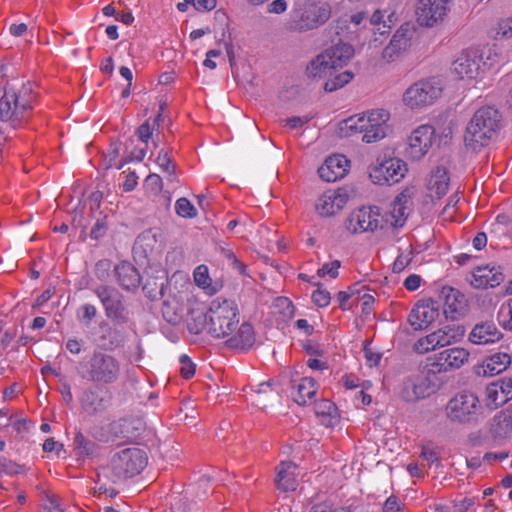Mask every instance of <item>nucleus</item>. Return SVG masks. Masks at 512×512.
Instances as JSON below:
<instances>
[{
	"label": "nucleus",
	"mask_w": 512,
	"mask_h": 512,
	"mask_svg": "<svg viewBox=\"0 0 512 512\" xmlns=\"http://www.w3.org/2000/svg\"><path fill=\"white\" fill-rule=\"evenodd\" d=\"M145 155H146V148H136L130 152L129 156L126 159L119 162V164L117 165V168L121 169L123 167V165L129 161L140 162L144 159Z\"/></svg>",
	"instance_id": "obj_61"
},
{
	"label": "nucleus",
	"mask_w": 512,
	"mask_h": 512,
	"mask_svg": "<svg viewBox=\"0 0 512 512\" xmlns=\"http://www.w3.org/2000/svg\"><path fill=\"white\" fill-rule=\"evenodd\" d=\"M434 128L422 125L416 128L408 139L407 154L413 160H420L433 143Z\"/></svg>",
	"instance_id": "obj_16"
},
{
	"label": "nucleus",
	"mask_w": 512,
	"mask_h": 512,
	"mask_svg": "<svg viewBox=\"0 0 512 512\" xmlns=\"http://www.w3.org/2000/svg\"><path fill=\"white\" fill-rule=\"evenodd\" d=\"M502 115L493 106L479 108L469 121L464 135L465 145L474 151L487 146L501 128Z\"/></svg>",
	"instance_id": "obj_2"
},
{
	"label": "nucleus",
	"mask_w": 512,
	"mask_h": 512,
	"mask_svg": "<svg viewBox=\"0 0 512 512\" xmlns=\"http://www.w3.org/2000/svg\"><path fill=\"white\" fill-rule=\"evenodd\" d=\"M449 180L447 169L444 167H436L431 173L427 187L431 192L435 193L437 199H440L448 191Z\"/></svg>",
	"instance_id": "obj_30"
},
{
	"label": "nucleus",
	"mask_w": 512,
	"mask_h": 512,
	"mask_svg": "<svg viewBox=\"0 0 512 512\" xmlns=\"http://www.w3.org/2000/svg\"><path fill=\"white\" fill-rule=\"evenodd\" d=\"M503 333L493 320H485L474 325L468 340L474 345H487L500 341Z\"/></svg>",
	"instance_id": "obj_19"
},
{
	"label": "nucleus",
	"mask_w": 512,
	"mask_h": 512,
	"mask_svg": "<svg viewBox=\"0 0 512 512\" xmlns=\"http://www.w3.org/2000/svg\"><path fill=\"white\" fill-rule=\"evenodd\" d=\"M407 172V165L399 158H389L378 162L370 169L369 177L378 185L398 183Z\"/></svg>",
	"instance_id": "obj_13"
},
{
	"label": "nucleus",
	"mask_w": 512,
	"mask_h": 512,
	"mask_svg": "<svg viewBox=\"0 0 512 512\" xmlns=\"http://www.w3.org/2000/svg\"><path fill=\"white\" fill-rule=\"evenodd\" d=\"M108 472L110 471L107 468H103L97 473L95 494L102 495L108 493V486L105 482V479L109 478Z\"/></svg>",
	"instance_id": "obj_55"
},
{
	"label": "nucleus",
	"mask_w": 512,
	"mask_h": 512,
	"mask_svg": "<svg viewBox=\"0 0 512 512\" xmlns=\"http://www.w3.org/2000/svg\"><path fill=\"white\" fill-rule=\"evenodd\" d=\"M392 208L389 212V215H386V222H390V224L394 227H402L407 218V210L409 207H404L402 205H397L395 202L392 203Z\"/></svg>",
	"instance_id": "obj_41"
},
{
	"label": "nucleus",
	"mask_w": 512,
	"mask_h": 512,
	"mask_svg": "<svg viewBox=\"0 0 512 512\" xmlns=\"http://www.w3.org/2000/svg\"><path fill=\"white\" fill-rule=\"evenodd\" d=\"M79 402L83 413L87 416L101 418L112 405V395L103 389L88 387L82 392Z\"/></svg>",
	"instance_id": "obj_12"
},
{
	"label": "nucleus",
	"mask_w": 512,
	"mask_h": 512,
	"mask_svg": "<svg viewBox=\"0 0 512 512\" xmlns=\"http://www.w3.org/2000/svg\"><path fill=\"white\" fill-rule=\"evenodd\" d=\"M470 352L462 347H453L445 349L434 355L433 358L427 359V367L436 376L440 373H446L461 368L468 362Z\"/></svg>",
	"instance_id": "obj_10"
},
{
	"label": "nucleus",
	"mask_w": 512,
	"mask_h": 512,
	"mask_svg": "<svg viewBox=\"0 0 512 512\" xmlns=\"http://www.w3.org/2000/svg\"><path fill=\"white\" fill-rule=\"evenodd\" d=\"M506 313L509 316L508 320L503 321V328L512 331V298L500 308L499 315Z\"/></svg>",
	"instance_id": "obj_63"
},
{
	"label": "nucleus",
	"mask_w": 512,
	"mask_h": 512,
	"mask_svg": "<svg viewBox=\"0 0 512 512\" xmlns=\"http://www.w3.org/2000/svg\"><path fill=\"white\" fill-rule=\"evenodd\" d=\"M334 70L322 54L317 55L306 68L309 78H323L333 76Z\"/></svg>",
	"instance_id": "obj_35"
},
{
	"label": "nucleus",
	"mask_w": 512,
	"mask_h": 512,
	"mask_svg": "<svg viewBox=\"0 0 512 512\" xmlns=\"http://www.w3.org/2000/svg\"><path fill=\"white\" fill-rule=\"evenodd\" d=\"M481 405L476 394L470 391H461L449 400L446 411L448 418L453 422L470 423L477 419Z\"/></svg>",
	"instance_id": "obj_7"
},
{
	"label": "nucleus",
	"mask_w": 512,
	"mask_h": 512,
	"mask_svg": "<svg viewBox=\"0 0 512 512\" xmlns=\"http://www.w3.org/2000/svg\"><path fill=\"white\" fill-rule=\"evenodd\" d=\"M175 210L183 218H194L197 216L196 208L185 197H181L176 201Z\"/></svg>",
	"instance_id": "obj_46"
},
{
	"label": "nucleus",
	"mask_w": 512,
	"mask_h": 512,
	"mask_svg": "<svg viewBox=\"0 0 512 512\" xmlns=\"http://www.w3.org/2000/svg\"><path fill=\"white\" fill-rule=\"evenodd\" d=\"M194 281L197 286L201 288H208L210 284V277L208 274V268L205 265H199L194 270Z\"/></svg>",
	"instance_id": "obj_47"
},
{
	"label": "nucleus",
	"mask_w": 512,
	"mask_h": 512,
	"mask_svg": "<svg viewBox=\"0 0 512 512\" xmlns=\"http://www.w3.org/2000/svg\"><path fill=\"white\" fill-rule=\"evenodd\" d=\"M490 433L496 440H505L512 437V404L493 417Z\"/></svg>",
	"instance_id": "obj_27"
},
{
	"label": "nucleus",
	"mask_w": 512,
	"mask_h": 512,
	"mask_svg": "<svg viewBox=\"0 0 512 512\" xmlns=\"http://www.w3.org/2000/svg\"><path fill=\"white\" fill-rule=\"evenodd\" d=\"M389 117L390 114L385 109L373 110L367 115H363L362 122L364 123V126L366 124H373L376 126L377 131L374 134L366 135V143L376 142L386 136L388 130L387 121L389 120Z\"/></svg>",
	"instance_id": "obj_26"
},
{
	"label": "nucleus",
	"mask_w": 512,
	"mask_h": 512,
	"mask_svg": "<svg viewBox=\"0 0 512 512\" xmlns=\"http://www.w3.org/2000/svg\"><path fill=\"white\" fill-rule=\"evenodd\" d=\"M223 256L229 261L230 265L241 275H246V266L237 258L235 253L227 248H222Z\"/></svg>",
	"instance_id": "obj_49"
},
{
	"label": "nucleus",
	"mask_w": 512,
	"mask_h": 512,
	"mask_svg": "<svg viewBox=\"0 0 512 512\" xmlns=\"http://www.w3.org/2000/svg\"><path fill=\"white\" fill-rule=\"evenodd\" d=\"M181 368L180 374L183 378L189 379L195 374V364L187 355H181L179 358Z\"/></svg>",
	"instance_id": "obj_50"
},
{
	"label": "nucleus",
	"mask_w": 512,
	"mask_h": 512,
	"mask_svg": "<svg viewBox=\"0 0 512 512\" xmlns=\"http://www.w3.org/2000/svg\"><path fill=\"white\" fill-rule=\"evenodd\" d=\"M412 261V252H409L408 254H400L395 259L392 270L394 273H400L402 272Z\"/></svg>",
	"instance_id": "obj_56"
},
{
	"label": "nucleus",
	"mask_w": 512,
	"mask_h": 512,
	"mask_svg": "<svg viewBox=\"0 0 512 512\" xmlns=\"http://www.w3.org/2000/svg\"><path fill=\"white\" fill-rule=\"evenodd\" d=\"M314 411L321 423L326 427H332L338 422V409L336 405L328 399H321L314 404Z\"/></svg>",
	"instance_id": "obj_31"
},
{
	"label": "nucleus",
	"mask_w": 512,
	"mask_h": 512,
	"mask_svg": "<svg viewBox=\"0 0 512 512\" xmlns=\"http://www.w3.org/2000/svg\"><path fill=\"white\" fill-rule=\"evenodd\" d=\"M341 263L339 260H334L331 263L324 264L317 271V275L319 277H324L325 275H329L331 278H336L339 274L338 269L340 268Z\"/></svg>",
	"instance_id": "obj_53"
},
{
	"label": "nucleus",
	"mask_w": 512,
	"mask_h": 512,
	"mask_svg": "<svg viewBox=\"0 0 512 512\" xmlns=\"http://www.w3.org/2000/svg\"><path fill=\"white\" fill-rule=\"evenodd\" d=\"M485 394L487 401L486 405L491 409H496L497 407L507 403L506 396L499 390L498 384H495L494 382L487 385Z\"/></svg>",
	"instance_id": "obj_39"
},
{
	"label": "nucleus",
	"mask_w": 512,
	"mask_h": 512,
	"mask_svg": "<svg viewBox=\"0 0 512 512\" xmlns=\"http://www.w3.org/2000/svg\"><path fill=\"white\" fill-rule=\"evenodd\" d=\"M340 197V191H328L324 193L316 204V209L322 216H331L336 213L335 201Z\"/></svg>",
	"instance_id": "obj_36"
},
{
	"label": "nucleus",
	"mask_w": 512,
	"mask_h": 512,
	"mask_svg": "<svg viewBox=\"0 0 512 512\" xmlns=\"http://www.w3.org/2000/svg\"><path fill=\"white\" fill-rule=\"evenodd\" d=\"M439 301L422 299L411 310L408 321L415 330L427 328L439 317Z\"/></svg>",
	"instance_id": "obj_15"
},
{
	"label": "nucleus",
	"mask_w": 512,
	"mask_h": 512,
	"mask_svg": "<svg viewBox=\"0 0 512 512\" xmlns=\"http://www.w3.org/2000/svg\"><path fill=\"white\" fill-rule=\"evenodd\" d=\"M1 471L7 475H16L22 472L23 466L9 460L5 457L0 458Z\"/></svg>",
	"instance_id": "obj_51"
},
{
	"label": "nucleus",
	"mask_w": 512,
	"mask_h": 512,
	"mask_svg": "<svg viewBox=\"0 0 512 512\" xmlns=\"http://www.w3.org/2000/svg\"><path fill=\"white\" fill-rule=\"evenodd\" d=\"M297 466L290 462H282L277 468L275 483L278 489L282 491H294L297 488V479L295 470Z\"/></svg>",
	"instance_id": "obj_28"
},
{
	"label": "nucleus",
	"mask_w": 512,
	"mask_h": 512,
	"mask_svg": "<svg viewBox=\"0 0 512 512\" xmlns=\"http://www.w3.org/2000/svg\"><path fill=\"white\" fill-rule=\"evenodd\" d=\"M324 59L328 61L333 70L342 68L354 56V48L351 44L344 43L342 40L327 49L322 53Z\"/></svg>",
	"instance_id": "obj_25"
},
{
	"label": "nucleus",
	"mask_w": 512,
	"mask_h": 512,
	"mask_svg": "<svg viewBox=\"0 0 512 512\" xmlns=\"http://www.w3.org/2000/svg\"><path fill=\"white\" fill-rule=\"evenodd\" d=\"M439 298L444 301V306L450 312H458L464 296L452 287H442Z\"/></svg>",
	"instance_id": "obj_37"
},
{
	"label": "nucleus",
	"mask_w": 512,
	"mask_h": 512,
	"mask_svg": "<svg viewBox=\"0 0 512 512\" xmlns=\"http://www.w3.org/2000/svg\"><path fill=\"white\" fill-rule=\"evenodd\" d=\"M471 285L477 289H487L499 286L505 279L501 266H478L473 271Z\"/></svg>",
	"instance_id": "obj_18"
},
{
	"label": "nucleus",
	"mask_w": 512,
	"mask_h": 512,
	"mask_svg": "<svg viewBox=\"0 0 512 512\" xmlns=\"http://www.w3.org/2000/svg\"><path fill=\"white\" fill-rule=\"evenodd\" d=\"M354 77L351 71H344L340 74L334 75L331 79L325 82L324 90L326 92L336 91L346 84H348Z\"/></svg>",
	"instance_id": "obj_42"
},
{
	"label": "nucleus",
	"mask_w": 512,
	"mask_h": 512,
	"mask_svg": "<svg viewBox=\"0 0 512 512\" xmlns=\"http://www.w3.org/2000/svg\"><path fill=\"white\" fill-rule=\"evenodd\" d=\"M118 285L130 292H134L141 284V276L137 268L127 261H122L114 268Z\"/></svg>",
	"instance_id": "obj_22"
},
{
	"label": "nucleus",
	"mask_w": 512,
	"mask_h": 512,
	"mask_svg": "<svg viewBox=\"0 0 512 512\" xmlns=\"http://www.w3.org/2000/svg\"><path fill=\"white\" fill-rule=\"evenodd\" d=\"M208 320V334L218 339L227 338V347L247 350L253 346V327L249 323L239 326L238 309L232 301L213 300L208 309Z\"/></svg>",
	"instance_id": "obj_1"
},
{
	"label": "nucleus",
	"mask_w": 512,
	"mask_h": 512,
	"mask_svg": "<svg viewBox=\"0 0 512 512\" xmlns=\"http://www.w3.org/2000/svg\"><path fill=\"white\" fill-rule=\"evenodd\" d=\"M163 318L172 325L179 324L184 316V307L176 298H169L162 304Z\"/></svg>",
	"instance_id": "obj_32"
},
{
	"label": "nucleus",
	"mask_w": 512,
	"mask_h": 512,
	"mask_svg": "<svg viewBox=\"0 0 512 512\" xmlns=\"http://www.w3.org/2000/svg\"><path fill=\"white\" fill-rule=\"evenodd\" d=\"M73 449L78 458H85L94 456L97 453L98 445L79 431L74 436Z\"/></svg>",
	"instance_id": "obj_34"
},
{
	"label": "nucleus",
	"mask_w": 512,
	"mask_h": 512,
	"mask_svg": "<svg viewBox=\"0 0 512 512\" xmlns=\"http://www.w3.org/2000/svg\"><path fill=\"white\" fill-rule=\"evenodd\" d=\"M330 16L328 4L305 1L292 11L288 27L294 32H306L323 25Z\"/></svg>",
	"instance_id": "obj_6"
},
{
	"label": "nucleus",
	"mask_w": 512,
	"mask_h": 512,
	"mask_svg": "<svg viewBox=\"0 0 512 512\" xmlns=\"http://www.w3.org/2000/svg\"><path fill=\"white\" fill-rule=\"evenodd\" d=\"M42 512H64L58 501L54 497H47V504L42 508Z\"/></svg>",
	"instance_id": "obj_64"
},
{
	"label": "nucleus",
	"mask_w": 512,
	"mask_h": 512,
	"mask_svg": "<svg viewBox=\"0 0 512 512\" xmlns=\"http://www.w3.org/2000/svg\"><path fill=\"white\" fill-rule=\"evenodd\" d=\"M94 293L101 301L108 319L120 324H126L129 321V309L119 290L113 286L99 285L94 289Z\"/></svg>",
	"instance_id": "obj_8"
},
{
	"label": "nucleus",
	"mask_w": 512,
	"mask_h": 512,
	"mask_svg": "<svg viewBox=\"0 0 512 512\" xmlns=\"http://www.w3.org/2000/svg\"><path fill=\"white\" fill-rule=\"evenodd\" d=\"M442 92L434 80H421L412 84L404 93L403 101L411 109L432 104Z\"/></svg>",
	"instance_id": "obj_11"
},
{
	"label": "nucleus",
	"mask_w": 512,
	"mask_h": 512,
	"mask_svg": "<svg viewBox=\"0 0 512 512\" xmlns=\"http://www.w3.org/2000/svg\"><path fill=\"white\" fill-rule=\"evenodd\" d=\"M96 314L97 309L94 305L85 304L80 308L78 312V317L82 322H84L85 325L88 326L92 322Z\"/></svg>",
	"instance_id": "obj_52"
},
{
	"label": "nucleus",
	"mask_w": 512,
	"mask_h": 512,
	"mask_svg": "<svg viewBox=\"0 0 512 512\" xmlns=\"http://www.w3.org/2000/svg\"><path fill=\"white\" fill-rule=\"evenodd\" d=\"M156 162L160 166V168L167 173L169 177L168 179L170 181L176 179L175 164L172 161V157L170 156L169 151H166L164 149L160 150Z\"/></svg>",
	"instance_id": "obj_44"
},
{
	"label": "nucleus",
	"mask_w": 512,
	"mask_h": 512,
	"mask_svg": "<svg viewBox=\"0 0 512 512\" xmlns=\"http://www.w3.org/2000/svg\"><path fill=\"white\" fill-rule=\"evenodd\" d=\"M436 376H432L429 367H425L422 375L410 377L403 381L399 396L406 402H415L424 399L437 389Z\"/></svg>",
	"instance_id": "obj_9"
},
{
	"label": "nucleus",
	"mask_w": 512,
	"mask_h": 512,
	"mask_svg": "<svg viewBox=\"0 0 512 512\" xmlns=\"http://www.w3.org/2000/svg\"><path fill=\"white\" fill-rule=\"evenodd\" d=\"M134 424L140 425V419H121L114 425L115 433H120L122 437L133 439L138 437V433L134 431Z\"/></svg>",
	"instance_id": "obj_43"
},
{
	"label": "nucleus",
	"mask_w": 512,
	"mask_h": 512,
	"mask_svg": "<svg viewBox=\"0 0 512 512\" xmlns=\"http://www.w3.org/2000/svg\"><path fill=\"white\" fill-rule=\"evenodd\" d=\"M81 379L103 385L116 383L121 376L120 360L112 354L94 350L78 365Z\"/></svg>",
	"instance_id": "obj_3"
},
{
	"label": "nucleus",
	"mask_w": 512,
	"mask_h": 512,
	"mask_svg": "<svg viewBox=\"0 0 512 512\" xmlns=\"http://www.w3.org/2000/svg\"><path fill=\"white\" fill-rule=\"evenodd\" d=\"M295 388L296 393L293 395V399L299 405H306L317 391L316 382L310 377L302 378Z\"/></svg>",
	"instance_id": "obj_33"
},
{
	"label": "nucleus",
	"mask_w": 512,
	"mask_h": 512,
	"mask_svg": "<svg viewBox=\"0 0 512 512\" xmlns=\"http://www.w3.org/2000/svg\"><path fill=\"white\" fill-rule=\"evenodd\" d=\"M496 35H501L505 38L512 37V16L503 19L498 23Z\"/></svg>",
	"instance_id": "obj_59"
},
{
	"label": "nucleus",
	"mask_w": 512,
	"mask_h": 512,
	"mask_svg": "<svg viewBox=\"0 0 512 512\" xmlns=\"http://www.w3.org/2000/svg\"><path fill=\"white\" fill-rule=\"evenodd\" d=\"M365 19H367V14L365 12H358L356 14H353L347 18H340L337 20L336 23V29L338 31L336 32L338 35L342 34L345 36V29H348V23L354 24V26H359Z\"/></svg>",
	"instance_id": "obj_45"
},
{
	"label": "nucleus",
	"mask_w": 512,
	"mask_h": 512,
	"mask_svg": "<svg viewBox=\"0 0 512 512\" xmlns=\"http://www.w3.org/2000/svg\"><path fill=\"white\" fill-rule=\"evenodd\" d=\"M153 129L154 127H151L148 121L138 127L136 134L145 145H147L148 140L151 138Z\"/></svg>",
	"instance_id": "obj_62"
},
{
	"label": "nucleus",
	"mask_w": 512,
	"mask_h": 512,
	"mask_svg": "<svg viewBox=\"0 0 512 512\" xmlns=\"http://www.w3.org/2000/svg\"><path fill=\"white\" fill-rule=\"evenodd\" d=\"M511 364V356L508 353L497 352L487 356L482 365L475 368L478 376H494L505 371Z\"/></svg>",
	"instance_id": "obj_23"
},
{
	"label": "nucleus",
	"mask_w": 512,
	"mask_h": 512,
	"mask_svg": "<svg viewBox=\"0 0 512 512\" xmlns=\"http://www.w3.org/2000/svg\"><path fill=\"white\" fill-rule=\"evenodd\" d=\"M414 350L419 354H425L431 350H435V347L430 342L429 336H425L417 340L414 344Z\"/></svg>",
	"instance_id": "obj_60"
},
{
	"label": "nucleus",
	"mask_w": 512,
	"mask_h": 512,
	"mask_svg": "<svg viewBox=\"0 0 512 512\" xmlns=\"http://www.w3.org/2000/svg\"><path fill=\"white\" fill-rule=\"evenodd\" d=\"M106 220H107L106 215L100 219H97L96 223L94 224V226L92 227V229L90 231V237L92 239L98 240L106 234L107 228H108Z\"/></svg>",
	"instance_id": "obj_54"
},
{
	"label": "nucleus",
	"mask_w": 512,
	"mask_h": 512,
	"mask_svg": "<svg viewBox=\"0 0 512 512\" xmlns=\"http://www.w3.org/2000/svg\"><path fill=\"white\" fill-rule=\"evenodd\" d=\"M449 0H419L417 20L421 26L432 27L442 20L448 10Z\"/></svg>",
	"instance_id": "obj_17"
},
{
	"label": "nucleus",
	"mask_w": 512,
	"mask_h": 512,
	"mask_svg": "<svg viewBox=\"0 0 512 512\" xmlns=\"http://www.w3.org/2000/svg\"><path fill=\"white\" fill-rule=\"evenodd\" d=\"M482 59L478 52L473 49L463 51L453 62L452 70L459 78H473L480 69Z\"/></svg>",
	"instance_id": "obj_20"
},
{
	"label": "nucleus",
	"mask_w": 512,
	"mask_h": 512,
	"mask_svg": "<svg viewBox=\"0 0 512 512\" xmlns=\"http://www.w3.org/2000/svg\"><path fill=\"white\" fill-rule=\"evenodd\" d=\"M408 32L409 29L403 27H400L395 32L389 44L383 49V59H385L387 62H391L399 55L401 51L407 49L409 46V37L407 35Z\"/></svg>",
	"instance_id": "obj_29"
},
{
	"label": "nucleus",
	"mask_w": 512,
	"mask_h": 512,
	"mask_svg": "<svg viewBox=\"0 0 512 512\" xmlns=\"http://www.w3.org/2000/svg\"><path fill=\"white\" fill-rule=\"evenodd\" d=\"M379 216V207H361L349 215L345 226L351 233L374 232L381 227Z\"/></svg>",
	"instance_id": "obj_14"
},
{
	"label": "nucleus",
	"mask_w": 512,
	"mask_h": 512,
	"mask_svg": "<svg viewBox=\"0 0 512 512\" xmlns=\"http://www.w3.org/2000/svg\"><path fill=\"white\" fill-rule=\"evenodd\" d=\"M348 159L343 155H332L319 167L318 174L326 182L343 178L348 171Z\"/></svg>",
	"instance_id": "obj_21"
},
{
	"label": "nucleus",
	"mask_w": 512,
	"mask_h": 512,
	"mask_svg": "<svg viewBox=\"0 0 512 512\" xmlns=\"http://www.w3.org/2000/svg\"><path fill=\"white\" fill-rule=\"evenodd\" d=\"M208 311L206 313H192L188 321V329L193 334H200L203 331L208 333Z\"/></svg>",
	"instance_id": "obj_40"
},
{
	"label": "nucleus",
	"mask_w": 512,
	"mask_h": 512,
	"mask_svg": "<svg viewBox=\"0 0 512 512\" xmlns=\"http://www.w3.org/2000/svg\"><path fill=\"white\" fill-rule=\"evenodd\" d=\"M315 285L318 287V289L312 294V300L314 304L319 307L328 306L331 301L330 293L326 289H321L320 283H316Z\"/></svg>",
	"instance_id": "obj_48"
},
{
	"label": "nucleus",
	"mask_w": 512,
	"mask_h": 512,
	"mask_svg": "<svg viewBox=\"0 0 512 512\" xmlns=\"http://www.w3.org/2000/svg\"><path fill=\"white\" fill-rule=\"evenodd\" d=\"M465 335V328L457 324L446 325L428 336L431 344L436 348L449 346L460 341Z\"/></svg>",
	"instance_id": "obj_24"
},
{
	"label": "nucleus",
	"mask_w": 512,
	"mask_h": 512,
	"mask_svg": "<svg viewBox=\"0 0 512 512\" xmlns=\"http://www.w3.org/2000/svg\"><path fill=\"white\" fill-rule=\"evenodd\" d=\"M33 93L30 84L23 85L18 91L5 89L0 98V121L13 130L21 128L26 123L33 109Z\"/></svg>",
	"instance_id": "obj_4"
},
{
	"label": "nucleus",
	"mask_w": 512,
	"mask_h": 512,
	"mask_svg": "<svg viewBox=\"0 0 512 512\" xmlns=\"http://www.w3.org/2000/svg\"><path fill=\"white\" fill-rule=\"evenodd\" d=\"M363 116H351L340 123V132L342 136L350 137L356 133L364 132Z\"/></svg>",
	"instance_id": "obj_38"
},
{
	"label": "nucleus",
	"mask_w": 512,
	"mask_h": 512,
	"mask_svg": "<svg viewBox=\"0 0 512 512\" xmlns=\"http://www.w3.org/2000/svg\"><path fill=\"white\" fill-rule=\"evenodd\" d=\"M145 183L148 189L155 194L161 192L162 190L163 181L162 178L157 174L148 175Z\"/></svg>",
	"instance_id": "obj_58"
},
{
	"label": "nucleus",
	"mask_w": 512,
	"mask_h": 512,
	"mask_svg": "<svg viewBox=\"0 0 512 512\" xmlns=\"http://www.w3.org/2000/svg\"><path fill=\"white\" fill-rule=\"evenodd\" d=\"M147 465V454L137 447L125 448L117 452L107 468L111 472V481L117 483L138 475Z\"/></svg>",
	"instance_id": "obj_5"
},
{
	"label": "nucleus",
	"mask_w": 512,
	"mask_h": 512,
	"mask_svg": "<svg viewBox=\"0 0 512 512\" xmlns=\"http://www.w3.org/2000/svg\"><path fill=\"white\" fill-rule=\"evenodd\" d=\"M120 145L115 142L110 145L108 154L105 156V168L108 169L114 165H116V160L119 156Z\"/></svg>",
	"instance_id": "obj_57"
}]
</instances>
